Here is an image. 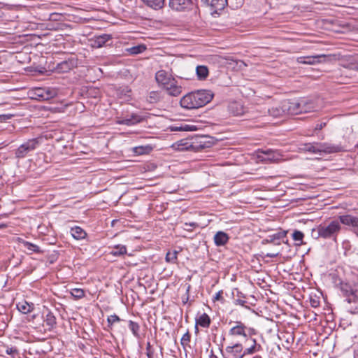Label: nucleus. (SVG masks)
<instances>
[{"label":"nucleus","instance_id":"50","mask_svg":"<svg viewBox=\"0 0 358 358\" xmlns=\"http://www.w3.org/2000/svg\"><path fill=\"white\" fill-rule=\"evenodd\" d=\"M149 97L150 102L157 101L158 99V94L156 92H151Z\"/></svg>","mask_w":358,"mask_h":358},{"label":"nucleus","instance_id":"7","mask_svg":"<svg viewBox=\"0 0 358 358\" xmlns=\"http://www.w3.org/2000/svg\"><path fill=\"white\" fill-rule=\"evenodd\" d=\"M341 290L348 303L358 301V285L353 287L349 284H341Z\"/></svg>","mask_w":358,"mask_h":358},{"label":"nucleus","instance_id":"4","mask_svg":"<svg viewBox=\"0 0 358 358\" xmlns=\"http://www.w3.org/2000/svg\"><path fill=\"white\" fill-rule=\"evenodd\" d=\"M39 144L38 138L29 139L15 150V157L17 159L24 158L29 152L36 149Z\"/></svg>","mask_w":358,"mask_h":358},{"label":"nucleus","instance_id":"56","mask_svg":"<svg viewBox=\"0 0 358 358\" xmlns=\"http://www.w3.org/2000/svg\"><path fill=\"white\" fill-rule=\"evenodd\" d=\"M354 358H358V350L355 352Z\"/></svg>","mask_w":358,"mask_h":358},{"label":"nucleus","instance_id":"58","mask_svg":"<svg viewBox=\"0 0 358 358\" xmlns=\"http://www.w3.org/2000/svg\"><path fill=\"white\" fill-rule=\"evenodd\" d=\"M35 317V315H31V319H34Z\"/></svg>","mask_w":358,"mask_h":358},{"label":"nucleus","instance_id":"13","mask_svg":"<svg viewBox=\"0 0 358 358\" xmlns=\"http://www.w3.org/2000/svg\"><path fill=\"white\" fill-rule=\"evenodd\" d=\"M339 222L344 225L350 226L353 228L354 230H358V217L352 215H343L338 217Z\"/></svg>","mask_w":358,"mask_h":358},{"label":"nucleus","instance_id":"22","mask_svg":"<svg viewBox=\"0 0 358 358\" xmlns=\"http://www.w3.org/2000/svg\"><path fill=\"white\" fill-rule=\"evenodd\" d=\"M210 324V319L208 315H200L196 318V329H197L198 326H201L203 328H207Z\"/></svg>","mask_w":358,"mask_h":358},{"label":"nucleus","instance_id":"43","mask_svg":"<svg viewBox=\"0 0 358 358\" xmlns=\"http://www.w3.org/2000/svg\"><path fill=\"white\" fill-rule=\"evenodd\" d=\"M129 118L131 119L134 124L139 123L143 120V117L137 114H132Z\"/></svg>","mask_w":358,"mask_h":358},{"label":"nucleus","instance_id":"30","mask_svg":"<svg viewBox=\"0 0 358 358\" xmlns=\"http://www.w3.org/2000/svg\"><path fill=\"white\" fill-rule=\"evenodd\" d=\"M227 6H229L232 9H238L241 8L243 3L244 0H226Z\"/></svg>","mask_w":358,"mask_h":358},{"label":"nucleus","instance_id":"18","mask_svg":"<svg viewBox=\"0 0 358 358\" xmlns=\"http://www.w3.org/2000/svg\"><path fill=\"white\" fill-rule=\"evenodd\" d=\"M324 55H319L315 56H308V57H299L297 58V62L299 64H315V63L319 62V59L321 57H324Z\"/></svg>","mask_w":358,"mask_h":358},{"label":"nucleus","instance_id":"49","mask_svg":"<svg viewBox=\"0 0 358 358\" xmlns=\"http://www.w3.org/2000/svg\"><path fill=\"white\" fill-rule=\"evenodd\" d=\"M6 352L8 354V355H15L16 354H17V350L15 348H8L6 350Z\"/></svg>","mask_w":358,"mask_h":358},{"label":"nucleus","instance_id":"54","mask_svg":"<svg viewBox=\"0 0 358 358\" xmlns=\"http://www.w3.org/2000/svg\"><path fill=\"white\" fill-rule=\"evenodd\" d=\"M327 315L329 316V318H327V320H334V318H333L334 317V315L330 314V315Z\"/></svg>","mask_w":358,"mask_h":358},{"label":"nucleus","instance_id":"25","mask_svg":"<svg viewBox=\"0 0 358 358\" xmlns=\"http://www.w3.org/2000/svg\"><path fill=\"white\" fill-rule=\"evenodd\" d=\"M230 333L232 335L243 336L244 338L247 337L245 332V327L241 322H238V325L231 328Z\"/></svg>","mask_w":358,"mask_h":358},{"label":"nucleus","instance_id":"33","mask_svg":"<svg viewBox=\"0 0 358 358\" xmlns=\"http://www.w3.org/2000/svg\"><path fill=\"white\" fill-rule=\"evenodd\" d=\"M44 322L48 329L52 328L56 324V319L54 315H45Z\"/></svg>","mask_w":358,"mask_h":358},{"label":"nucleus","instance_id":"42","mask_svg":"<svg viewBox=\"0 0 358 358\" xmlns=\"http://www.w3.org/2000/svg\"><path fill=\"white\" fill-rule=\"evenodd\" d=\"M190 341V334L189 332H186L181 338V345L185 348Z\"/></svg>","mask_w":358,"mask_h":358},{"label":"nucleus","instance_id":"53","mask_svg":"<svg viewBox=\"0 0 358 358\" xmlns=\"http://www.w3.org/2000/svg\"><path fill=\"white\" fill-rule=\"evenodd\" d=\"M326 125V123H320L317 124L315 126V130H320L322 129L324 126Z\"/></svg>","mask_w":358,"mask_h":358},{"label":"nucleus","instance_id":"41","mask_svg":"<svg viewBox=\"0 0 358 358\" xmlns=\"http://www.w3.org/2000/svg\"><path fill=\"white\" fill-rule=\"evenodd\" d=\"M251 341L253 343V345L251 347L246 348L245 350H243V352H245V355L247 354H253L257 351L255 340L252 339L251 340Z\"/></svg>","mask_w":358,"mask_h":358},{"label":"nucleus","instance_id":"24","mask_svg":"<svg viewBox=\"0 0 358 358\" xmlns=\"http://www.w3.org/2000/svg\"><path fill=\"white\" fill-rule=\"evenodd\" d=\"M143 3L155 10H159L164 7V0H142Z\"/></svg>","mask_w":358,"mask_h":358},{"label":"nucleus","instance_id":"11","mask_svg":"<svg viewBox=\"0 0 358 358\" xmlns=\"http://www.w3.org/2000/svg\"><path fill=\"white\" fill-rule=\"evenodd\" d=\"M341 150L340 146L333 145L327 143H316V154L317 153H335Z\"/></svg>","mask_w":358,"mask_h":358},{"label":"nucleus","instance_id":"38","mask_svg":"<svg viewBox=\"0 0 358 358\" xmlns=\"http://www.w3.org/2000/svg\"><path fill=\"white\" fill-rule=\"evenodd\" d=\"M177 251L169 252L166 255V261L168 262H175L177 259Z\"/></svg>","mask_w":358,"mask_h":358},{"label":"nucleus","instance_id":"15","mask_svg":"<svg viewBox=\"0 0 358 358\" xmlns=\"http://www.w3.org/2000/svg\"><path fill=\"white\" fill-rule=\"evenodd\" d=\"M259 153L258 157L262 159V161L275 162L278 160L280 156L278 152L271 149L261 150Z\"/></svg>","mask_w":358,"mask_h":358},{"label":"nucleus","instance_id":"9","mask_svg":"<svg viewBox=\"0 0 358 358\" xmlns=\"http://www.w3.org/2000/svg\"><path fill=\"white\" fill-rule=\"evenodd\" d=\"M245 355L241 344L236 343L232 346H228L225 349V358H242Z\"/></svg>","mask_w":358,"mask_h":358},{"label":"nucleus","instance_id":"52","mask_svg":"<svg viewBox=\"0 0 358 358\" xmlns=\"http://www.w3.org/2000/svg\"><path fill=\"white\" fill-rule=\"evenodd\" d=\"M319 304H320V301H319L315 300V299H310V305H311V306L316 308V307H317L319 306Z\"/></svg>","mask_w":358,"mask_h":358},{"label":"nucleus","instance_id":"27","mask_svg":"<svg viewBox=\"0 0 358 358\" xmlns=\"http://www.w3.org/2000/svg\"><path fill=\"white\" fill-rule=\"evenodd\" d=\"M229 109L231 113L236 116L241 115L244 113V110L242 106L238 103H233L229 106Z\"/></svg>","mask_w":358,"mask_h":358},{"label":"nucleus","instance_id":"51","mask_svg":"<svg viewBox=\"0 0 358 358\" xmlns=\"http://www.w3.org/2000/svg\"><path fill=\"white\" fill-rule=\"evenodd\" d=\"M245 303H246L245 301L241 300V299H237V300L235 301V303L236 305H240L241 306L245 307V309H247V310H250V308L249 307H248L247 306L245 305Z\"/></svg>","mask_w":358,"mask_h":358},{"label":"nucleus","instance_id":"2","mask_svg":"<svg viewBox=\"0 0 358 358\" xmlns=\"http://www.w3.org/2000/svg\"><path fill=\"white\" fill-rule=\"evenodd\" d=\"M207 136H194L178 141L172 145V148L178 151H199L210 146V143L207 141Z\"/></svg>","mask_w":358,"mask_h":358},{"label":"nucleus","instance_id":"39","mask_svg":"<svg viewBox=\"0 0 358 358\" xmlns=\"http://www.w3.org/2000/svg\"><path fill=\"white\" fill-rule=\"evenodd\" d=\"M150 148L148 146L143 147V146H138L134 148V151L136 155H143L150 150Z\"/></svg>","mask_w":358,"mask_h":358},{"label":"nucleus","instance_id":"20","mask_svg":"<svg viewBox=\"0 0 358 358\" xmlns=\"http://www.w3.org/2000/svg\"><path fill=\"white\" fill-rule=\"evenodd\" d=\"M71 234L76 240H83L87 236V233L85 231L78 226L71 229Z\"/></svg>","mask_w":358,"mask_h":358},{"label":"nucleus","instance_id":"35","mask_svg":"<svg viewBox=\"0 0 358 358\" xmlns=\"http://www.w3.org/2000/svg\"><path fill=\"white\" fill-rule=\"evenodd\" d=\"M304 237L303 234L298 230H295L292 234V238L295 241L299 242L297 245H301L302 243L303 238Z\"/></svg>","mask_w":358,"mask_h":358},{"label":"nucleus","instance_id":"32","mask_svg":"<svg viewBox=\"0 0 358 358\" xmlns=\"http://www.w3.org/2000/svg\"><path fill=\"white\" fill-rule=\"evenodd\" d=\"M301 106L303 108L301 113H308L311 110H314V106L312 102H308L306 100H301Z\"/></svg>","mask_w":358,"mask_h":358},{"label":"nucleus","instance_id":"34","mask_svg":"<svg viewBox=\"0 0 358 358\" xmlns=\"http://www.w3.org/2000/svg\"><path fill=\"white\" fill-rule=\"evenodd\" d=\"M71 294L75 299H81L85 296V291L82 289L75 288L71 290Z\"/></svg>","mask_w":358,"mask_h":358},{"label":"nucleus","instance_id":"29","mask_svg":"<svg viewBox=\"0 0 358 358\" xmlns=\"http://www.w3.org/2000/svg\"><path fill=\"white\" fill-rule=\"evenodd\" d=\"M126 252L127 248L124 245H117L112 250L110 254L113 256H121L126 254Z\"/></svg>","mask_w":358,"mask_h":358},{"label":"nucleus","instance_id":"21","mask_svg":"<svg viewBox=\"0 0 358 358\" xmlns=\"http://www.w3.org/2000/svg\"><path fill=\"white\" fill-rule=\"evenodd\" d=\"M196 74L199 80H204L208 76V68L204 65H199L196 68Z\"/></svg>","mask_w":358,"mask_h":358},{"label":"nucleus","instance_id":"8","mask_svg":"<svg viewBox=\"0 0 358 358\" xmlns=\"http://www.w3.org/2000/svg\"><path fill=\"white\" fill-rule=\"evenodd\" d=\"M193 6L192 0H169V8L177 12H185L192 8Z\"/></svg>","mask_w":358,"mask_h":358},{"label":"nucleus","instance_id":"44","mask_svg":"<svg viewBox=\"0 0 358 358\" xmlns=\"http://www.w3.org/2000/svg\"><path fill=\"white\" fill-rule=\"evenodd\" d=\"M107 320H108V324L112 325L113 323H115L116 322H119L120 320V319L119 318L117 315H110L108 317Z\"/></svg>","mask_w":358,"mask_h":358},{"label":"nucleus","instance_id":"59","mask_svg":"<svg viewBox=\"0 0 358 358\" xmlns=\"http://www.w3.org/2000/svg\"><path fill=\"white\" fill-rule=\"evenodd\" d=\"M356 147L358 148V144L356 145Z\"/></svg>","mask_w":358,"mask_h":358},{"label":"nucleus","instance_id":"28","mask_svg":"<svg viewBox=\"0 0 358 358\" xmlns=\"http://www.w3.org/2000/svg\"><path fill=\"white\" fill-rule=\"evenodd\" d=\"M145 49L146 47L144 45H138L127 48V52L130 55H138L144 52Z\"/></svg>","mask_w":358,"mask_h":358},{"label":"nucleus","instance_id":"1","mask_svg":"<svg viewBox=\"0 0 358 358\" xmlns=\"http://www.w3.org/2000/svg\"><path fill=\"white\" fill-rule=\"evenodd\" d=\"M213 98L211 91L201 90L185 95L180 101V106L186 109H195L204 106Z\"/></svg>","mask_w":358,"mask_h":358},{"label":"nucleus","instance_id":"12","mask_svg":"<svg viewBox=\"0 0 358 358\" xmlns=\"http://www.w3.org/2000/svg\"><path fill=\"white\" fill-rule=\"evenodd\" d=\"M163 89L169 95L172 96H178L182 93V87L175 78Z\"/></svg>","mask_w":358,"mask_h":358},{"label":"nucleus","instance_id":"46","mask_svg":"<svg viewBox=\"0 0 358 358\" xmlns=\"http://www.w3.org/2000/svg\"><path fill=\"white\" fill-rule=\"evenodd\" d=\"M172 131H189L192 130L191 127L189 125H185L184 127H171Z\"/></svg>","mask_w":358,"mask_h":358},{"label":"nucleus","instance_id":"60","mask_svg":"<svg viewBox=\"0 0 358 358\" xmlns=\"http://www.w3.org/2000/svg\"><path fill=\"white\" fill-rule=\"evenodd\" d=\"M215 358H217V357H215Z\"/></svg>","mask_w":358,"mask_h":358},{"label":"nucleus","instance_id":"6","mask_svg":"<svg viewBox=\"0 0 358 358\" xmlns=\"http://www.w3.org/2000/svg\"><path fill=\"white\" fill-rule=\"evenodd\" d=\"M301 100L287 99L282 101L283 108L285 114L297 115L301 113L303 108H301Z\"/></svg>","mask_w":358,"mask_h":358},{"label":"nucleus","instance_id":"31","mask_svg":"<svg viewBox=\"0 0 358 358\" xmlns=\"http://www.w3.org/2000/svg\"><path fill=\"white\" fill-rule=\"evenodd\" d=\"M23 244H24V248L30 252H34L36 253H41L42 252L40 248L36 245H34V244L27 242V241H24L23 243Z\"/></svg>","mask_w":358,"mask_h":358},{"label":"nucleus","instance_id":"55","mask_svg":"<svg viewBox=\"0 0 358 358\" xmlns=\"http://www.w3.org/2000/svg\"><path fill=\"white\" fill-rule=\"evenodd\" d=\"M277 255L276 254H268L267 257H275Z\"/></svg>","mask_w":358,"mask_h":358},{"label":"nucleus","instance_id":"19","mask_svg":"<svg viewBox=\"0 0 358 358\" xmlns=\"http://www.w3.org/2000/svg\"><path fill=\"white\" fill-rule=\"evenodd\" d=\"M228 234L224 231H217L214 236V242L217 246L224 245L229 241Z\"/></svg>","mask_w":358,"mask_h":358},{"label":"nucleus","instance_id":"10","mask_svg":"<svg viewBox=\"0 0 358 358\" xmlns=\"http://www.w3.org/2000/svg\"><path fill=\"white\" fill-rule=\"evenodd\" d=\"M78 64L77 59L74 57H70L68 59L64 60L58 63L55 67L57 73H66L73 68L76 67Z\"/></svg>","mask_w":358,"mask_h":358},{"label":"nucleus","instance_id":"26","mask_svg":"<svg viewBox=\"0 0 358 358\" xmlns=\"http://www.w3.org/2000/svg\"><path fill=\"white\" fill-rule=\"evenodd\" d=\"M268 113L270 115L274 117H278L285 114V111L282 106V102L280 106L272 107L271 108L268 109Z\"/></svg>","mask_w":358,"mask_h":358},{"label":"nucleus","instance_id":"14","mask_svg":"<svg viewBox=\"0 0 358 358\" xmlns=\"http://www.w3.org/2000/svg\"><path fill=\"white\" fill-rule=\"evenodd\" d=\"M174 78L168 76L164 70L158 71L155 74V80L158 85L164 88Z\"/></svg>","mask_w":358,"mask_h":358},{"label":"nucleus","instance_id":"48","mask_svg":"<svg viewBox=\"0 0 358 358\" xmlns=\"http://www.w3.org/2000/svg\"><path fill=\"white\" fill-rule=\"evenodd\" d=\"M197 226H198V224L196 222H189V223L186 222L184 224L183 229L185 230L190 231H192V229L190 227H196Z\"/></svg>","mask_w":358,"mask_h":358},{"label":"nucleus","instance_id":"57","mask_svg":"<svg viewBox=\"0 0 358 358\" xmlns=\"http://www.w3.org/2000/svg\"><path fill=\"white\" fill-rule=\"evenodd\" d=\"M5 227H6L5 224L0 225V228Z\"/></svg>","mask_w":358,"mask_h":358},{"label":"nucleus","instance_id":"16","mask_svg":"<svg viewBox=\"0 0 358 358\" xmlns=\"http://www.w3.org/2000/svg\"><path fill=\"white\" fill-rule=\"evenodd\" d=\"M112 39V36L110 34H102L99 36H94V38L91 40L92 47L99 48L103 47L106 42Z\"/></svg>","mask_w":358,"mask_h":358},{"label":"nucleus","instance_id":"17","mask_svg":"<svg viewBox=\"0 0 358 358\" xmlns=\"http://www.w3.org/2000/svg\"><path fill=\"white\" fill-rule=\"evenodd\" d=\"M203 1L210 8L213 13H215L223 10L227 6L226 0H203Z\"/></svg>","mask_w":358,"mask_h":358},{"label":"nucleus","instance_id":"37","mask_svg":"<svg viewBox=\"0 0 358 358\" xmlns=\"http://www.w3.org/2000/svg\"><path fill=\"white\" fill-rule=\"evenodd\" d=\"M129 328L132 331L133 334L135 336L138 337L139 325L136 322L129 321Z\"/></svg>","mask_w":358,"mask_h":358},{"label":"nucleus","instance_id":"36","mask_svg":"<svg viewBox=\"0 0 358 358\" xmlns=\"http://www.w3.org/2000/svg\"><path fill=\"white\" fill-rule=\"evenodd\" d=\"M302 150L304 151L313 152L316 154V143H306L303 145Z\"/></svg>","mask_w":358,"mask_h":358},{"label":"nucleus","instance_id":"5","mask_svg":"<svg viewBox=\"0 0 358 358\" xmlns=\"http://www.w3.org/2000/svg\"><path fill=\"white\" fill-rule=\"evenodd\" d=\"M33 99L39 101H47L57 95V90L50 87H38L32 91Z\"/></svg>","mask_w":358,"mask_h":358},{"label":"nucleus","instance_id":"47","mask_svg":"<svg viewBox=\"0 0 358 358\" xmlns=\"http://www.w3.org/2000/svg\"><path fill=\"white\" fill-rule=\"evenodd\" d=\"M287 231H282V232H278L277 234H275L273 235V238L271 240V241H273L274 240L277 239L279 240L286 236Z\"/></svg>","mask_w":358,"mask_h":358},{"label":"nucleus","instance_id":"45","mask_svg":"<svg viewBox=\"0 0 358 358\" xmlns=\"http://www.w3.org/2000/svg\"><path fill=\"white\" fill-rule=\"evenodd\" d=\"M117 124H125V125H134L133 122H131V119L129 118H124L122 120H119L117 121Z\"/></svg>","mask_w":358,"mask_h":358},{"label":"nucleus","instance_id":"23","mask_svg":"<svg viewBox=\"0 0 358 358\" xmlns=\"http://www.w3.org/2000/svg\"><path fill=\"white\" fill-rule=\"evenodd\" d=\"M17 308L21 313H29L34 310V304L22 301L17 304Z\"/></svg>","mask_w":358,"mask_h":358},{"label":"nucleus","instance_id":"3","mask_svg":"<svg viewBox=\"0 0 358 358\" xmlns=\"http://www.w3.org/2000/svg\"><path fill=\"white\" fill-rule=\"evenodd\" d=\"M341 230V226L338 220H333L329 224H320L317 228L318 237L331 239L335 242Z\"/></svg>","mask_w":358,"mask_h":358},{"label":"nucleus","instance_id":"40","mask_svg":"<svg viewBox=\"0 0 358 358\" xmlns=\"http://www.w3.org/2000/svg\"><path fill=\"white\" fill-rule=\"evenodd\" d=\"M213 301L214 303H216V302H220L221 303H224V299L223 297V291L222 290H220L215 294V295L213 297Z\"/></svg>","mask_w":358,"mask_h":358}]
</instances>
